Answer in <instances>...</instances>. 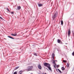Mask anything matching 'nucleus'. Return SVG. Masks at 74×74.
<instances>
[{
	"label": "nucleus",
	"mask_w": 74,
	"mask_h": 74,
	"mask_svg": "<svg viewBox=\"0 0 74 74\" xmlns=\"http://www.w3.org/2000/svg\"><path fill=\"white\" fill-rule=\"evenodd\" d=\"M0 19H1L2 20H3V18H2V17H1L0 16Z\"/></svg>",
	"instance_id": "obj_23"
},
{
	"label": "nucleus",
	"mask_w": 74,
	"mask_h": 74,
	"mask_svg": "<svg viewBox=\"0 0 74 74\" xmlns=\"http://www.w3.org/2000/svg\"><path fill=\"white\" fill-rule=\"evenodd\" d=\"M54 57H55V54L53 53L52 55V58H54Z\"/></svg>",
	"instance_id": "obj_11"
},
{
	"label": "nucleus",
	"mask_w": 74,
	"mask_h": 74,
	"mask_svg": "<svg viewBox=\"0 0 74 74\" xmlns=\"http://www.w3.org/2000/svg\"><path fill=\"white\" fill-rule=\"evenodd\" d=\"M19 66L16 67L15 68V69H15V70H16L17 69H18V68H19Z\"/></svg>",
	"instance_id": "obj_16"
},
{
	"label": "nucleus",
	"mask_w": 74,
	"mask_h": 74,
	"mask_svg": "<svg viewBox=\"0 0 74 74\" xmlns=\"http://www.w3.org/2000/svg\"><path fill=\"white\" fill-rule=\"evenodd\" d=\"M62 71H64V70H65V68L63 67H62Z\"/></svg>",
	"instance_id": "obj_10"
},
{
	"label": "nucleus",
	"mask_w": 74,
	"mask_h": 74,
	"mask_svg": "<svg viewBox=\"0 0 74 74\" xmlns=\"http://www.w3.org/2000/svg\"><path fill=\"white\" fill-rule=\"evenodd\" d=\"M14 13L13 12H11V14H14Z\"/></svg>",
	"instance_id": "obj_22"
},
{
	"label": "nucleus",
	"mask_w": 74,
	"mask_h": 74,
	"mask_svg": "<svg viewBox=\"0 0 74 74\" xmlns=\"http://www.w3.org/2000/svg\"><path fill=\"white\" fill-rule=\"evenodd\" d=\"M54 67L55 68V69L56 68V67H55V65H54Z\"/></svg>",
	"instance_id": "obj_24"
},
{
	"label": "nucleus",
	"mask_w": 74,
	"mask_h": 74,
	"mask_svg": "<svg viewBox=\"0 0 74 74\" xmlns=\"http://www.w3.org/2000/svg\"><path fill=\"white\" fill-rule=\"evenodd\" d=\"M17 8L16 9V10H21V6H18Z\"/></svg>",
	"instance_id": "obj_6"
},
{
	"label": "nucleus",
	"mask_w": 74,
	"mask_h": 74,
	"mask_svg": "<svg viewBox=\"0 0 74 74\" xmlns=\"http://www.w3.org/2000/svg\"><path fill=\"white\" fill-rule=\"evenodd\" d=\"M66 66H67V67H69V63H67Z\"/></svg>",
	"instance_id": "obj_15"
},
{
	"label": "nucleus",
	"mask_w": 74,
	"mask_h": 74,
	"mask_svg": "<svg viewBox=\"0 0 74 74\" xmlns=\"http://www.w3.org/2000/svg\"><path fill=\"white\" fill-rule=\"evenodd\" d=\"M61 24L62 25H63V21L61 20Z\"/></svg>",
	"instance_id": "obj_13"
},
{
	"label": "nucleus",
	"mask_w": 74,
	"mask_h": 74,
	"mask_svg": "<svg viewBox=\"0 0 74 74\" xmlns=\"http://www.w3.org/2000/svg\"><path fill=\"white\" fill-rule=\"evenodd\" d=\"M11 35L13 36H17V34L16 33L15 34L14 33V34H11Z\"/></svg>",
	"instance_id": "obj_7"
},
{
	"label": "nucleus",
	"mask_w": 74,
	"mask_h": 74,
	"mask_svg": "<svg viewBox=\"0 0 74 74\" xmlns=\"http://www.w3.org/2000/svg\"><path fill=\"white\" fill-rule=\"evenodd\" d=\"M68 36H70V35L71 34V31H70V29H68Z\"/></svg>",
	"instance_id": "obj_4"
},
{
	"label": "nucleus",
	"mask_w": 74,
	"mask_h": 74,
	"mask_svg": "<svg viewBox=\"0 0 74 74\" xmlns=\"http://www.w3.org/2000/svg\"><path fill=\"white\" fill-rule=\"evenodd\" d=\"M38 5L39 7H42L43 5V4L41 3H39L38 4Z\"/></svg>",
	"instance_id": "obj_8"
},
{
	"label": "nucleus",
	"mask_w": 74,
	"mask_h": 74,
	"mask_svg": "<svg viewBox=\"0 0 74 74\" xmlns=\"http://www.w3.org/2000/svg\"><path fill=\"white\" fill-rule=\"evenodd\" d=\"M8 37H9V38H11L12 39H14V38H13L11 36H8Z\"/></svg>",
	"instance_id": "obj_9"
},
{
	"label": "nucleus",
	"mask_w": 74,
	"mask_h": 74,
	"mask_svg": "<svg viewBox=\"0 0 74 74\" xmlns=\"http://www.w3.org/2000/svg\"><path fill=\"white\" fill-rule=\"evenodd\" d=\"M34 55H35V56H37V54L36 53H34Z\"/></svg>",
	"instance_id": "obj_20"
},
{
	"label": "nucleus",
	"mask_w": 74,
	"mask_h": 74,
	"mask_svg": "<svg viewBox=\"0 0 74 74\" xmlns=\"http://www.w3.org/2000/svg\"><path fill=\"white\" fill-rule=\"evenodd\" d=\"M7 10H8V12H10V10H9V9H8V8H7Z\"/></svg>",
	"instance_id": "obj_18"
},
{
	"label": "nucleus",
	"mask_w": 74,
	"mask_h": 74,
	"mask_svg": "<svg viewBox=\"0 0 74 74\" xmlns=\"http://www.w3.org/2000/svg\"><path fill=\"white\" fill-rule=\"evenodd\" d=\"M57 41L58 43H60V42L61 41L60 39H58Z\"/></svg>",
	"instance_id": "obj_12"
},
{
	"label": "nucleus",
	"mask_w": 74,
	"mask_h": 74,
	"mask_svg": "<svg viewBox=\"0 0 74 74\" xmlns=\"http://www.w3.org/2000/svg\"><path fill=\"white\" fill-rule=\"evenodd\" d=\"M58 70L59 71V72H60V73H62V72L61 71H60V70H59V69H58Z\"/></svg>",
	"instance_id": "obj_14"
},
{
	"label": "nucleus",
	"mask_w": 74,
	"mask_h": 74,
	"mask_svg": "<svg viewBox=\"0 0 74 74\" xmlns=\"http://www.w3.org/2000/svg\"><path fill=\"white\" fill-rule=\"evenodd\" d=\"M57 67H59V65H58V66Z\"/></svg>",
	"instance_id": "obj_25"
},
{
	"label": "nucleus",
	"mask_w": 74,
	"mask_h": 74,
	"mask_svg": "<svg viewBox=\"0 0 74 74\" xmlns=\"http://www.w3.org/2000/svg\"><path fill=\"white\" fill-rule=\"evenodd\" d=\"M29 68L27 70L28 71H31L33 69V66H31L29 67Z\"/></svg>",
	"instance_id": "obj_3"
},
{
	"label": "nucleus",
	"mask_w": 74,
	"mask_h": 74,
	"mask_svg": "<svg viewBox=\"0 0 74 74\" xmlns=\"http://www.w3.org/2000/svg\"><path fill=\"white\" fill-rule=\"evenodd\" d=\"M63 62H65V63H66V61L64 60H63Z\"/></svg>",
	"instance_id": "obj_21"
},
{
	"label": "nucleus",
	"mask_w": 74,
	"mask_h": 74,
	"mask_svg": "<svg viewBox=\"0 0 74 74\" xmlns=\"http://www.w3.org/2000/svg\"><path fill=\"white\" fill-rule=\"evenodd\" d=\"M72 55L73 56H74V51H73L72 53Z\"/></svg>",
	"instance_id": "obj_19"
},
{
	"label": "nucleus",
	"mask_w": 74,
	"mask_h": 74,
	"mask_svg": "<svg viewBox=\"0 0 74 74\" xmlns=\"http://www.w3.org/2000/svg\"><path fill=\"white\" fill-rule=\"evenodd\" d=\"M13 74H17V72H15Z\"/></svg>",
	"instance_id": "obj_17"
},
{
	"label": "nucleus",
	"mask_w": 74,
	"mask_h": 74,
	"mask_svg": "<svg viewBox=\"0 0 74 74\" xmlns=\"http://www.w3.org/2000/svg\"><path fill=\"white\" fill-rule=\"evenodd\" d=\"M44 66L47 67V68H48L50 71H52V69H51V68L50 67L51 65L50 64L48 63H47L45 62L43 64Z\"/></svg>",
	"instance_id": "obj_1"
},
{
	"label": "nucleus",
	"mask_w": 74,
	"mask_h": 74,
	"mask_svg": "<svg viewBox=\"0 0 74 74\" xmlns=\"http://www.w3.org/2000/svg\"><path fill=\"white\" fill-rule=\"evenodd\" d=\"M58 16V13H56L54 15L52 16V20H55L56 18Z\"/></svg>",
	"instance_id": "obj_2"
},
{
	"label": "nucleus",
	"mask_w": 74,
	"mask_h": 74,
	"mask_svg": "<svg viewBox=\"0 0 74 74\" xmlns=\"http://www.w3.org/2000/svg\"><path fill=\"white\" fill-rule=\"evenodd\" d=\"M38 67L39 69H40V70H41L42 69V67H41V65L40 64L38 65Z\"/></svg>",
	"instance_id": "obj_5"
}]
</instances>
